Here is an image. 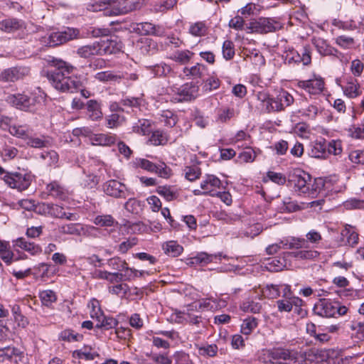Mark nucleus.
<instances>
[{"label": "nucleus", "mask_w": 364, "mask_h": 364, "mask_svg": "<svg viewBox=\"0 0 364 364\" xmlns=\"http://www.w3.org/2000/svg\"><path fill=\"white\" fill-rule=\"evenodd\" d=\"M50 63V68L46 71V77L55 89L69 93L80 91L85 98L91 95L77 76H70L75 70L74 66L60 59H53Z\"/></svg>", "instance_id": "1"}, {"label": "nucleus", "mask_w": 364, "mask_h": 364, "mask_svg": "<svg viewBox=\"0 0 364 364\" xmlns=\"http://www.w3.org/2000/svg\"><path fill=\"white\" fill-rule=\"evenodd\" d=\"M289 181L294 186L296 192L312 198H316L324 186L322 178H316L312 181L309 174L301 171L294 172L291 176Z\"/></svg>", "instance_id": "2"}, {"label": "nucleus", "mask_w": 364, "mask_h": 364, "mask_svg": "<svg viewBox=\"0 0 364 364\" xmlns=\"http://www.w3.org/2000/svg\"><path fill=\"white\" fill-rule=\"evenodd\" d=\"M183 305L187 308L186 317L185 319L190 323L198 324L200 321V317L192 314L191 311H216L221 307L220 301L216 299L206 298L197 300V294L194 293L191 299L186 295Z\"/></svg>", "instance_id": "3"}, {"label": "nucleus", "mask_w": 364, "mask_h": 364, "mask_svg": "<svg viewBox=\"0 0 364 364\" xmlns=\"http://www.w3.org/2000/svg\"><path fill=\"white\" fill-rule=\"evenodd\" d=\"M34 176L25 170L12 171L3 177L4 183L11 188L23 191L28 188Z\"/></svg>", "instance_id": "4"}, {"label": "nucleus", "mask_w": 364, "mask_h": 364, "mask_svg": "<svg viewBox=\"0 0 364 364\" xmlns=\"http://www.w3.org/2000/svg\"><path fill=\"white\" fill-rule=\"evenodd\" d=\"M80 31L77 28L67 27L64 30L50 33L43 38V42L50 47L63 44L69 41L78 38Z\"/></svg>", "instance_id": "5"}, {"label": "nucleus", "mask_w": 364, "mask_h": 364, "mask_svg": "<svg viewBox=\"0 0 364 364\" xmlns=\"http://www.w3.org/2000/svg\"><path fill=\"white\" fill-rule=\"evenodd\" d=\"M281 28V23L274 19L260 18L251 21L246 29L249 33H267L275 31Z\"/></svg>", "instance_id": "6"}, {"label": "nucleus", "mask_w": 364, "mask_h": 364, "mask_svg": "<svg viewBox=\"0 0 364 364\" xmlns=\"http://www.w3.org/2000/svg\"><path fill=\"white\" fill-rule=\"evenodd\" d=\"M104 193L114 198H126L133 193L127 187V186L114 179L108 180L102 185Z\"/></svg>", "instance_id": "7"}, {"label": "nucleus", "mask_w": 364, "mask_h": 364, "mask_svg": "<svg viewBox=\"0 0 364 364\" xmlns=\"http://www.w3.org/2000/svg\"><path fill=\"white\" fill-rule=\"evenodd\" d=\"M6 101L12 107L22 111H32L36 104V98L23 93L9 95Z\"/></svg>", "instance_id": "8"}, {"label": "nucleus", "mask_w": 364, "mask_h": 364, "mask_svg": "<svg viewBox=\"0 0 364 364\" xmlns=\"http://www.w3.org/2000/svg\"><path fill=\"white\" fill-rule=\"evenodd\" d=\"M269 360L279 364H299L296 353L284 348H274L268 352Z\"/></svg>", "instance_id": "9"}, {"label": "nucleus", "mask_w": 364, "mask_h": 364, "mask_svg": "<svg viewBox=\"0 0 364 364\" xmlns=\"http://www.w3.org/2000/svg\"><path fill=\"white\" fill-rule=\"evenodd\" d=\"M30 74L27 66H15L4 70L0 73V81L15 82L23 79Z\"/></svg>", "instance_id": "10"}, {"label": "nucleus", "mask_w": 364, "mask_h": 364, "mask_svg": "<svg viewBox=\"0 0 364 364\" xmlns=\"http://www.w3.org/2000/svg\"><path fill=\"white\" fill-rule=\"evenodd\" d=\"M314 312L322 317H334L336 316V301L328 299H321L314 305Z\"/></svg>", "instance_id": "11"}, {"label": "nucleus", "mask_w": 364, "mask_h": 364, "mask_svg": "<svg viewBox=\"0 0 364 364\" xmlns=\"http://www.w3.org/2000/svg\"><path fill=\"white\" fill-rule=\"evenodd\" d=\"M220 186L221 181L218 177L214 175H208L200 183L203 191L196 189L193 190V193L196 196L203 194L215 196V193H217L216 189L219 188Z\"/></svg>", "instance_id": "12"}, {"label": "nucleus", "mask_w": 364, "mask_h": 364, "mask_svg": "<svg viewBox=\"0 0 364 364\" xmlns=\"http://www.w3.org/2000/svg\"><path fill=\"white\" fill-rule=\"evenodd\" d=\"M297 86L310 95H317L323 91L325 82L322 77H316L308 80H300Z\"/></svg>", "instance_id": "13"}, {"label": "nucleus", "mask_w": 364, "mask_h": 364, "mask_svg": "<svg viewBox=\"0 0 364 364\" xmlns=\"http://www.w3.org/2000/svg\"><path fill=\"white\" fill-rule=\"evenodd\" d=\"M97 43L99 51H100V55L116 54L121 52L122 49V43L117 37L100 40Z\"/></svg>", "instance_id": "14"}, {"label": "nucleus", "mask_w": 364, "mask_h": 364, "mask_svg": "<svg viewBox=\"0 0 364 364\" xmlns=\"http://www.w3.org/2000/svg\"><path fill=\"white\" fill-rule=\"evenodd\" d=\"M285 60L289 64L291 63H302L303 65H308L311 62L310 49L306 46L304 47L299 52L292 49L287 53Z\"/></svg>", "instance_id": "15"}, {"label": "nucleus", "mask_w": 364, "mask_h": 364, "mask_svg": "<svg viewBox=\"0 0 364 364\" xmlns=\"http://www.w3.org/2000/svg\"><path fill=\"white\" fill-rule=\"evenodd\" d=\"M132 31L139 35H155L161 36L163 31L159 26H156L149 22L133 23L130 25Z\"/></svg>", "instance_id": "16"}, {"label": "nucleus", "mask_w": 364, "mask_h": 364, "mask_svg": "<svg viewBox=\"0 0 364 364\" xmlns=\"http://www.w3.org/2000/svg\"><path fill=\"white\" fill-rule=\"evenodd\" d=\"M107 16H119L128 13L131 10L128 0H110Z\"/></svg>", "instance_id": "17"}, {"label": "nucleus", "mask_w": 364, "mask_h": 364, "mask_svg": "<svg viewBox=\"0 0 364 364\" xmlns=\"http://www.w3.org/2000/svg\"><path fill=\"white\" fill-rule=\"evenodd\" d=\"M14 246L18 247L32 256H36L42 252L41 246L34 242L27 240L24 237H18L13 241Z\"/></svg>", "instance_id": "18"}, {"label": "nucleus", "mask_w": 364, "mask_h": 364, "mask_svg": "<svg viewBox=\"0 0 364 364\" xmlns=\"http://www.w3.org/2000/svg\"><path fill=\"white\" fill-rule=\"evenodd\" d=\"M222 257L225 258V256H223L221 253L209 255L206 252H200L198 254L196 257L191 259H188L186 263L188 264H207L210 262H216L217 260H221Z\"/></svg>", "instance_id": "19"}, {"label": "nucleus", "mask_w": 364, "mask_h": 364, "mask_svg": "<svg viewBox=\"0 0 364 364\" xmlns=\"http://www.w3.org/2000/svg\"><path fill=\"white\" fill-rule=\"evenodd\" d=\"M24 28V22L17 18H8L0 21V31L6 33H13Z\"/></svg>", "instance_id": "20"}, {"label": "nucleus", "mask_w": 364, "mask_h": 364, "mask_svg": "<svg viewBox=\"0 0 364 364\" xmlns=\"http://www.w3.org/2000/svg\"><path fill=\"white\" fill-rule=\"evenodd\" d=\"M90 142L94 146H110L117 141V136L112 134H95L90 136Z\"/></svg>", "instance_id": "21"}, {"label": "nucleus", "mask_w": 364, "mask_h": 364, "mask_svg": "<svg viewBox=\"0 0 364 364\" xmlns=\"http://www.w3.org/2000/svg\"><path fill=\"white\" fill-rule=\"evenodd\" d=\"M49 217L55 218H65L68 220H77L79 215L76 213H65L64 208L57 204L50 203Z\"/></svg>", "instance_id": "22"}, {"label": "nucleus", "mask_w": 364, "mask_h": 364, "mask_svg": "<svg viewBox=\"0 0 364 364\" xmlns=\"http://www.w3.org/2000/svg\"><path fill=\"white\" fill-rule=\"evenodd\" d=\"M274 100L275 109L279 112L290 106L294 102V97L287 91L281 90L274 97Z\"/></svg>", "instance_id": "23"}, {"label": "nucleus", "mask_w": 364, "mask_h": 364, "mask_svg": "<svg viewBox=\"0 0 364 364\" xmlns=\"http://www.w3.org/2000/svg\"><path fill=\"white\" fill-rule=\"evenodd\" d=\"M46 193L56 199L65 200L67 198V191L58 182L53 181L46 188Z\"/></svg>", "instance_id": "24"}, {"label": "nucleus", "mask_w": 364, "mask_h": 364, "mask_svg": "<svg viewBox=\"0 0 364 364\" xmlns=\"http://www.w3.org/2000/svg\"><path fill=\"white\" fill-rule=\"evenodd\" d=\"M280 244L282 245V248L285 250L301 249L307 247V241H306L304 238L295 237L283 238L280 241Z\"/></svg>", "instance_id": "25"}, {"label": "nucleus", "mask_w": 364, "mask_h": 364, "mask_svg": "<svg viewBox=\"0 0 364 364\" xmlns=\"http://www.w3.org/2000/svg\"><path fill=\"white\" fill-rule=\"evenodd\" d=\"M344 95L348 98H355L361 95L360 85L357 80L350 77L342 87Z\"/></svg>", "instance_id": "26"}, {"label": "nucleus", "mask_w": 364, "mask_h": 364, "mask_svg": "<svg viewBox=\"0 0 364 364\" xmlns=\"http://www.w3.org/2000/svg\"><path fill=\"white\" fill-rule=\"evenodd\" d=\"M312 43L318 52L322 55H331L338 53V50L329 46L327 42L321 38H314Z\"/></svg>", "instance_id": "27"}, {"label": "nucleus", "mask_w": 364, "mask_h": 364, "mask_svg": "<svg viewBox=\"0 0 364 364\" xmlns=\"http://www.w3.org/2000/svg\"><path fill=\"white\" fill-rule=\"evenodd\" d=\"M87 110L89 118L92 121H97L102 118V112L100 104L94 100L87 102Z\"/></svg>", "instance_id": "28"}, {"label": "nucleus", "mask_w": 364, "mask_h": 364, "mask_svg": "<svg viewBox=\"0 0 364 364\" xmlns=\"http://www.w3.org/2000/svg\"><path fill=\"white\" fill-rule=\"evenodd\" d=\"M97 41L92 44L80 47L77 50V54L84 58H88L93 55H100V51Z\"/></svg>", "instance_id": "29"}, {"label": "nucleus", "mask_w": 364, "mask_h": 364, "mask_svg": "<svg viewBox=\"0 0 364 364\" xmlns=\"http://www.w3.org/2000/svg\"><path fill=\"white\" fill-rule=\"evenodd\" d=\"M105 169V164L100 160L91 158L88 160L87 164L82 167L83 173H90L95 175L100 173Z\"/></svg>", "instance_id": "30"}, {"label": "nucleus", "mask_w": 364, "mask_h": 364, "mask_svg": "<svg viewBox=\"0 0 364 364\" xmlns=\"http://www.w3.org/2000/svg\"><path fill=\"white\" fill-rule=\"evenodd\" d=\"M205 69V65L198 63L190 68H184L183 74L187 77V80L192 79L193 80L191 82H198V80L201 78Z\"/></svg>", "instance_id": "31"}, {"label": "nucleus", "mask_w": 364, "mask_h": 364, "mask_svg": "<svg viewBox=\"0 0 364 364\" xmlns=\"http://www.w3.org/2000/svg\"><path fill=\"white\" fill-rule=\"evenodd\" d=\"M124 77L119 73H117L112 70L102 71L95 75V78L102 82H117Z\"/></svg>", "instance_id": "32"}, {"label": "nucleus", "mask_w": 364, "mask_h": 364, "mask_svg": "<svg viewBox=\"0 0 364 364\" xmlns=\"http://www.w3.org/2000/svg\"><path fill=\"white\" fill-rule=\"evenodd\" d=\"M198 92V82H186L183 84V101H190L196 98Z\"/></svg>", "instance_id": "33"}, {"label": "nucleus", "mask_w": 364, "mask_h": 364, "mask_svg": "<svg viewBox=\"0 0 364 364\" xmlns=\"http://www.w3.org/2000/svg\"><path fill=\"white\" fill-rule=\"evenodd\" d=\"M51 139L48 136H42L41 137H34L29 135L26 140L28 146L33 148H43L51 145Z\"/></svg>", "instance_id": "34"}, {"label": "nucleus", "mask_w": 364, "mask_h": 364, "mask_svg": "<svg viewBox=\"0 0 364 364\" xmlns=\"http://www.w3.org/2000/svg\"><path fill=\"white\" fill-rule=\"evenodd\" d=\"M151 127V123L150 120L140 119L133 124L132 131L136 134L144 136L150 133Z\"/></svg>", "instance_id": "35"}, {"label": "nucleus", "mask_w": 364, "mask_h": 364, "mask_svg": "<svg viewBox=\"0 0 364 364\" xmlns=\"http://www.w3.org/2000/svg\"><path fill=\"white\" fill-rule=\"evenodd\" d=\"M159 120L164 126L173 127L178 121V117L171 110H163L159 114Z\"/></svg>", "instance_id": "36"}, {"label": "nucleus", "mask_w": 364, "mask_h": 364, "mask_svg": "<svg viewBox=\"0 0 364 364\" xmlns=\"http://www.w3.org/2000/svg\"><path fill=\"white\" fill-rule=\"evenodd\" d=\"M82 338V334L76 333L70 328L62 331L58 335V339L60 341L68 343L81 341Z\"/></svg>", "instance_id": "37"}, {"label": "nucleus", "mask_w": 364, "mask_h": 364, "mask_svg": "<svg viewBox=\"0 0 364 364\" xmlns=\"http://www.w3.org/2000/svg\"><path fill=\"white\" fill-rule=\"evenodd\" d=\"M9 131L13 136L25 139L26 141L28 139L29 135L31 134L30 129L24 125L10 126Z\"/></svg>", "instance_id": "38"}, {"label": "nucleus", "mask_w": 364, "mask_h": 364, "mask_svg": "<svg viewBox=\"0 0 364 364\" xmlns=\"http://www.w3.org/2000/svg\"><path fill=\"white\" fill-rule=\"evenodd\" d=\"M341 235L347 238V244L350 246H354L358 242V234L354 230V228L350 225H346L345 228L341 232Z\"/></svg>", "instance_id": "39"}, {"label": "nucleus", "mask_w": 364, "mask_h": 364, "mask_svg": "<svg viewBox=\"0 0 364 364\" xmlns=\"http://www.w3.org/2000/svg\"><path fill=\"white\" fill-rule=\"evenodd\" d=\"M165 254L171 257H177L181 255L182 247L174 240L168 241L162 246Z\"/></svg>", "instance_id": "40"}, {"label": "nucleus", "mask_w": 364, "mask_h": 364, "mask_svg": "<svg viewBox=\"0 0 364 364\" xmlns=\"http://www.w3.org/2000/svg\"><path fill=\"white\" fill-rule=\"evenodd\" d=\"M327 154L326 144L323 141H317L314 143L310 155L314 158H325Z\"/></svg>", "instance_id": "41"}, {"label": "nucleus", "mask_w": 364, "mask_h": 364, "mask_svg": "<svg viewBox=\"0 0 364 364\" xmlns=\"http://www.w3.org/2000/svg\"><path fill=\"white\" fill-rule=\"evenodd\" d=\"M14 253L10 249L9 242L0 240V257L7 264L11 263Z\"/></svg>", "instance_id": "42"}, {"label": "nucleus", "mask_w": 364, "mask_h": 364, "mask_svg": "<svg viewBox=\"0 0 364 364\" xmlns=\"http://www.w3.org/2000/svg\"><path fill=\"white\" fill-rule=\"evenodd\" d=\"M98 355L97 353L90 347H84L73 352V357L85 360H92Z\"/></svg>", "instance_id": "43"}, {"label": "nucleus", "mask_w": 364, "mask_h": 364, "mask_svg": "<svg viewBox=\"0 0 364 364\" xmlns=\"http://www.w3.org/2000/svg\"><path fill=\"white\" fill-rule=\"evenodd\" d=\"M109 0H94L86 5V9L92 12H97L103 11L107 16L108 5Z\"/></svg>", "instance_id": "44"}, {"label": "nucleus", "mask_w": 364, "mask_h": 364, "mask_svg": "<svg viewBox=\"0 0 364 364\" xmlns=\"http://www.w3.org/2000/svg\"><path fill=\"white\" fill-rule=\"evenodd\" d=\"M149 141L154 146L164 145L168 141V136L164 131L157 129L151 133Z\"/></svg>", "instance_id": "45"}, {"label": "nucleus", "mask_w": 364, "mask_h": 364, "mask_svg": "<svg viewBox=\"0 0 364 364\" xmlns=\"http://www.w3.org/2000/svg\"><path fill=\"white\" fill-rule=\"evenodd\" d=\"M87 306L89 309H90V314L92 318L95 319L96 321L100 320V318H102V315L104 314V312L102 311L100 301L96 299H92L88 304Z\"/></svg>", "instance_id": "46"}, {"label": "nucleus", "mask_w": 364, "mask_h": 364, "mask_svg": "<svg viewBox=\"0 0 364 364\" xmlns=\"http://www.w3.org/2000/svg\"><path fill=\"white\" fill-rule=\"evenodd\" d=\"M286 266V262L284 258H271L265 264L266 268L270 272H279L282 270Z\"/></svg>", "instance_id": "47"}, {"label": "nucleus", "mask_w": 364, "mask_h": 364, "mask_svg": "<svg viewBox=\"0 0 364 364\" xmlns=\"http://www.w3.org/2000/svg\"><path fill=\"white\" fill-rule=\"evenodd\" d=\"M39 297L42 304L48 307L51 306L57 300L55 292L50 289L40 291Z\"/></svg>", "instance_id": "48"}, {"label": "nucleus", "mask_w": 364, "mask_h": 364, "mask_svg": "<svg viewBox=\"0 0 364 364\" xmlns=\"http://www.w3.org/2000/svg\"><path fill=\"white\" fill-rule=\"evenodd\" d=\"M290 255L299 259L314 260L319 257L320 253L314 250H306L291 252Z\"/></svg>", "instance_id": "49"}, {"label": "nucleus", "mask_w": 364, "mask_h": 364, "mask_svg": "<svg viewBox=\"0 0 364 364\" xmlns=\"http://www.w3.org/2000/svg\"><path fill=\"white\" fill-rule=\"evenodd\" d=\"M258 322L255 317L245 318L241 325V333L244 335H250L257 327Z\"/></svg>", "instance_id": "50"}, {"label": "nucleus", "mask_w": 364, "mask_h": 364, "mask_svg": "<svg viewBox=\"0 0 364 364\" xmlns=\"http://www.w3.org/2000/svg\"><path fill=\"white\" fill-rule=\"evenodd\" d=\"M106 127L109 129H114L120 126L124 121V117L118 113H112L108 115L106 119Z\"/></svg>", "instance_id": "51"}, {"label": "nucleus", "mask_w": 364, "mask_h": 364, "mask_svg": "<svg viewBox=\"0 0 364 364\" xmlns=\"http://www.w3.org/2000/svg\"><path fill=\"white\" fill-rule=\"evenodd\" d=\"M237 114L238 112L233 108H224L218 111L217 121L224 123Z\"/></svg>", "instance_id": "52"}, {"label": "nucleus", "mask_w": 364, "mask_h": 364, "mask_svg": "<svg viewBox=\"0 0 364 364\" xmlns=\"http://www.w3.org/2000/svg\"><path fill=\"white\" fill-rule=\"evenodd\" d=\"M41 157L47 161L48 164L50 166H58L59 156L55 151L50 150L43 152L41 154Z\"/></svg>", "instance_id": "53"}, {"label": "nucleus", "mask_w": 364, "mask_h": 364, "mask_svg": "<svg viewBox=\"0 0 364 364\" xmlns=\"http://www.w3.org/2000/svg\"><path fill=\"white\" fill-rule=\"evenodd\" d=\"M97 327L104 328L105 329L115 328L118 324V321L116 318L113 317L105 316V314H103L102 318H100V320H97Z\"/></svg>", "instance_id": "54"}, {"label": "nucleus", "mask_w": 364, "mask_h": 364, "mask_svg": "<svg viewBox=\"0 0 364 364\" xmlns=\"http://www.w3.org/2000/svg\"><path fill=\"white\" fill-rule=\"evenodd\" d=\"M328 154L339 156L343 151L342 141L341 140H331L326 144Z\"/></svg>", "instance_id": "55"}, {"label": "nucleus", "mask_w": 364, "mask_h": 364, "mask_svg": "<svg viewBox=\"0 0 364 364\" xmlns=\"http://www.w3.org/2000/svg\"><path fill=\"white\" fill-rule=\"evenodd\" d=\"M176 4V0H161L154 5L153 11L156 13L165 12L173 8Z\"/></svg>", "instance_id": "56"}, {"label": "nucleus", "mask_w": 364, "mask_h": 364, "mask_svg": "<svg viewBox=\"0 0 364 364\" xmlns=\"http://www.w3.org/2000/svg\"><path fill=\"white\" fill-rule=\"evenodd\" d=\"M81 228L79 223H70L63 225L59 228L60 232L63 234L78 235L81 232Z\"/></svg>", "instance_id": "57"}, {"label": "nucleus", "mask_w": 364, "mask_h": 364, "mask_svg": "<svg viewBox=\"0 0 364 364\" xmlns=\"http://www.w3.org/2000/svg\"><path fill=\"white\" fill-rule=\"evenodd\" d=\"M16 352V348L8 346L0 348V362L11 361L13 360L14 354Z\"/></svg>", "instance_id": "58"}, {"label": "nucleus", "mask_w": 364, "mask_h": 364, "mask_svg": "<svg viewBox=\"0 0 364 364\" xmlns=\"http://www.w3.org/2000/svg\"><path fill=\"white\" fill-rule=\"evenodd\" d=\"M120 273L122 281H131L138 277L139 270L129 267L128 264L126 263L124 269Z\"/></svg>", "instance_id": "59"}, {"label": "nucleus", "mask_w": 364, "mask_h": 364, "mask_svg": "<svg viewBox=\"0 0 364 364\" xmlns=\"http://www.w3.org/2000/svg\"><path fill=\"white\" fill-rule=\"evenodd\" d=\"M299 113L308 119H314L318 113V108L315 105H309L306 107L300 109Z\"/></svg>", "instance_id": "60"}, {"label": "nucleus", "mask_w": 364, "mask_h": 364, "mask_svg": "<svg viewBox=\"0 0 364 364\" xmlns=\"http://www.w3.org/2000/svg\"><path fill=\"white\" fill-rule=\"evenodd\" d=\"M94 223L102 227H111L114 223V219L110 215H97L94 219Z\"/></svg>", "instance_id": "61"}, {"label": "nucleus", "mask_w": 364, "mask_h": 364, "mask_svg": "<svg viewBox=\"0 0 364 364\" xmlns=\"http://www.w3.org/2000/svg\"><path fill=\"white\" fill-rule=\"evenodd\" d=\"M127 262L119 257H114L107 260L108 266L119 272L124 269Z\"/></svg>", "instance_id": "62"}, {"label": "nucleus", "mask_w": 364, "mask_h": 364, "mask_svg": "<svg viewBox=\"0 0 364 364\" xmlns=\"http://www.w3.org/2000/svg\"><path fill=\"white\" fill-rule=\"evenodd\" d=\"M124 208L129 213L137 214L141 210V202L131 198L124 205Z\"/></svg>", "instance_id": "63"}, {"label": "nucleus", "mask_w": 364, "mask_h": 364, "mask_svg": "<svg viewBox=\"0 0 364 364\" xmlns=\"http://www.w3.org/2000/svg\"><path fill=\"white\" fill-rule=\"evenodd\" d=\"M156 192L159 195L162 196L168 201L173 200L176 198V193L171 189L170 186H159Z\"/></svg>", "instance_id": "64"}]
</instances>
